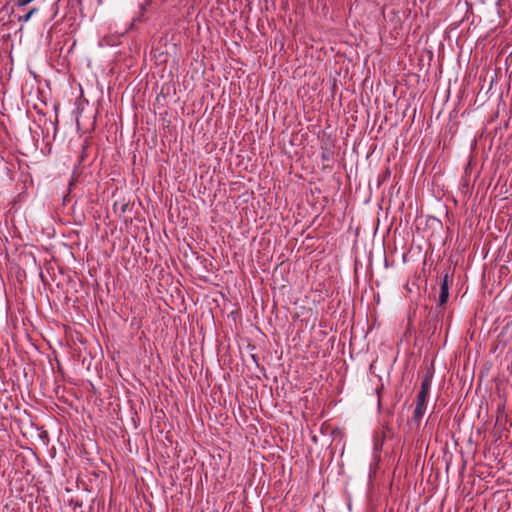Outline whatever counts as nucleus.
Wrapping results in <instances>:
<instances>
[{"label":"nucleus","instance_id":"nucleus-1","mask_svg":"<svg viewBox=\"0 0 512 512\" xmlns=\"http://www.w3.org/2000/svg\"><path fill=\"white\" fill-rule=\"evenodd\" d=\"M431 388V376L426 375L421 382L420 391L417 395L416 407L412 420L419 425L426 410L427 397Z\"/></svg>","mask_w":512,"mask_h":512},{"label":"nucleus","instance_id":"nucleus-2","mask_svg":"<svg viewBox=\"0 0 512 512\" xmlns=\"http://www.w3.org/2000/svg\"><path fill=\"white\" fill-rule=\"evenodd\" d=\"M448 298H449V276H448V274H446L443 276L441 285H440V293H439V298H438L439 305H441V306L444 305L447 302Z\"/></svg>","mask_w":512,"mask_h":512},{"label":"nucleus","instance_id":"nucleus-3","mask_svg":"<svg viewBox=\"0 0 512 512\" xmlns=\"http://www.w3.org/2000/svg\"><path fill=\"white\" fill-rule=\"evenodd\" d=\"M35 11H36V9L34 8L29 13H27L26 15L20 16L19 19H18L19 22H26V21H28Z\"/></svg>","mask_w":512,"mask_h":512},{"label":"nucleus","instance_id":"nucleus-4","mask_svg":"<svg viewBox=\"0 0 512 512\" xmlns=\"http://www.w3.org/2000/svg\"><path fill=\"white\" fill-rule=\"evenodd\" d=\"M312 440H313L314 442H316V441H317L316 436H313V437H312Z\"/></svg>","mask_w":512,"mask_h":512}]
</instances>
